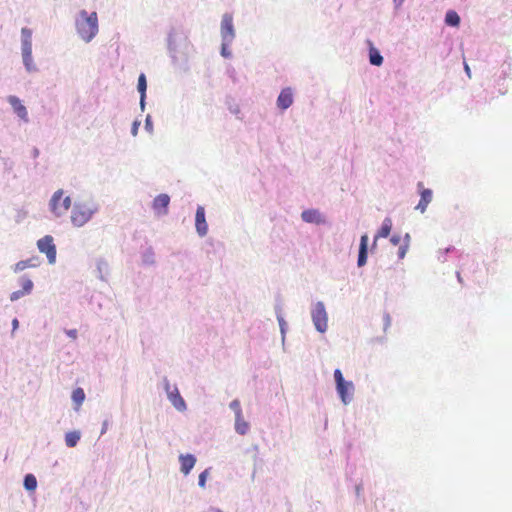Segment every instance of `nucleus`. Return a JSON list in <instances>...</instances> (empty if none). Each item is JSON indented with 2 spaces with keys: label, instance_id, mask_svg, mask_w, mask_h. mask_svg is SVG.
Masks as SVG:
<instances>
[{
  "label": "nucleus",
  "instance_id": "obj_1",
  "mask_svg": "<svg viewBox=\"0 0 512 512\" xmlns=\"http://www.w3.org/2000/svg\"><path fill=\"white\" fill-rule=\"evenodd\" d=\"M78 34L84 41H91L98 33V14H88L85 9L80 11V18L76 21Z\"/></svg>",
  "mask_w": 512,
  "mask_h": 512
},
{
  "label": "nucleus",
  "instance_id": "obj_2",
  "mask_svg": "<svg viewBox=\"0 0 512 512\" xmlns=\"http://www.w3.org/2000/svg\"><path fill=\"white\" fill-rule=\"evenodd\" d=\"M71 206V198L69 196L64 197L63 190H57L50 199V210L54 215L61 216L65 215L66 211Z\"/></svg>",
  "mask_w": 512,
  "mask_h": 512
},
{
  "label": "nucleus",
  "instance_id": "obj_3",
  "mask_svg": "<svg viewBox=\"0 0 512 512\" xmlns=\"http://www.w3.org/2000/svg\"><path fill=\"white\" fill-rule=\"evenodd\" d=\"M313 324L317 331L325 333L328 329V313L322 301H318L312 310Z\"/></svg>",
  "mask_w": 512,
  "mask_h": 512
},
{
  "label": "nucleus",
  "instance_id": "obj_4",
  "mask_svg": "<svg viewBox=\"0 0 512 512\" xmlns=\"http://www.w3.org/2000/svg\"><path fill=\"white\" fill-rule=\"evenodd\" d=\"M334 378H335V382H336L337 391H338L339 396L342 399V402L349 403L350 393H352V391L354 389L353 383H351V381H345V378H344L341 370H339V368H337L334 371Z\"/></svg>",
  "mask_w": 512,
  "mask_h": 512
},
{
  "label": "nucleus",
  "instance_id": "obj_5",
  "mask_svg": "<svg viewBox=\"0 0 512 512\" xmlns=\"http://www.w3.org/2000/svg\"><path fill=\"white\" fill-rule=\"evenodd\" d=\"M220 32L222 36V41L228 42L229 44H231V42L234 41L236 37V30L234 26L233 14H223Z\"/></svg>",
  "mask_w": 512,
  "mask_h": 512
},
{
  "label": "nucleus",
  "instance_id": "obj_6",
  "mask_svg": "<svg viewBox=\"0 0 512 512\" xmlns=\"http://www.w3.org/2000/svg\"><path fill=\"white\" fill-rule=\"evenodd\" d=\"M93 215V210L85 204H75L71 213V220L75 226H83L88 223Z\"/></svg>",
  "mask_w": 512,
  "mask_h": 512
},
{
  "label": "nucleus",
  "instance_id": "obj_7",
  "mask_svg": "<svg viewBox=\"0 0 512 512\" xmlns=\"http://www.w3.org/2000/svg\"><path fill=\"white\" fill-rule=\"evenodd\" d=\"M37 247L42 253L47 255V258L51 264L55 262L57 252L53 236H44L43 238L39 239L37 242Z\"/></svg>",
  "mask_w": 512,
  "mask_h": 512
},
{
  "label": "nucleus",
  "instance_id": "obj_8",
  "mask_svg": "<svg viewBox=\"0 0 512 512\" xmlns=\"http://www.w3.org/2000/svg\"><path fill=\"white\" fill-rule=\"evenodd\" d=\"M294 91L292 88H284L280 91L277 98V107L279 109H287L293 105Z\"/></svg>",
  "mask_w": 512,
  "mask_h": 512
},
{
  "label": "nucleus",
  "instance_id": "obj_9",
  "mask_svg": "<svg viewBox=\"0 0 512 512\" xmlns=\"http://www.w3.org/2000/svg\"><path fill=\"white\" fill-rule=\"evenodd\" d=\"M166 391L168 394V398L170 399L171 403L176 407V409H179L180 411H183L186 407V402L182 395H180L177 387H170L169 383H166Z\"/></svg>",
  "mask_w": 512,
  "mask_h": 512
},
{
  "label": "nucleus",
  "instance_id": "obj_10",
  "mask_svg": "<svg viewBox=\"0 0 512 512\" xmlns=\"http://www.w3.org/2000/svg\"><path fill=\"white\" fill-rule=\"evenodd\" d=\"M195 226L198 234L205 235L208 232V224L205 218V209L202 206L196 208Z\"/></svg>",
  "mask_w": 512,
  "mask_h": 512
},
{
  "label": "nucleus",
  "instance_id": "obj_11",
  "mask_svg": "<svg viewBox=\"0 0 512 512\" xmlns=\"http://www.w3.org/2000/svg\"><path fill=\"white\" fill-rule=\"evenodd\" d=\"M169 204L170 196L165 193L158 194L152 201V207L156 213H167Z\"/></svg>",
  "mask_w": 512,
  "mask_h": 512
},
{
  "label": "nucleus",
  "instance_id": "obj_12",
  "mask_svg": "<svg viewBox=\"0 0 512 512\" xmlns=\"http://www.w3.org/2000/svg\"><path fill=\"white\" fill-rule=\"evenodd\" d=\"M8 101L12 108L14 109L15 113L21 117L24 120L28 119V112L25 105L22 103V100L19 99V97L16 96H9Z\"/></svg>",
  "mask_w": 512,
  "mask_h": 512
},
{
  "label": "nucleus",
  "instance_id": "obj_13",
  "mask_svg": "<svg viewBox=\"0 0 512 512\" xmlns=\"http://www.w3.org/2000/svg\"><path fill=\"white\" fill-rule=\"evenodd\" d=\"M368 242L369 238L367 234H362L359 245L358 266H364V264L367 262Z\"/></svg>",
  "mask_w": 512,
  "mask_h": 512
},
{
  "label": "nucleus",
  "instance_id": "obj_14",
  "mask_svg": "<svg viewBox=\"0 0 512 512\" xmlns=\"http://www.w3.org/2000/svg\"><path fill=\"white\" fill-rule=\"evenodd\" d=\"M180 461L181 471L184 473V475H188L196 463V458L193 456V454H181Z\"/></svg>",
  "mask_w": 512,
  "mask_h": 512
},
{
  "label": "nucleus",
  "instance_id": "obj_15",
  "mask_svg": "<svg viewBox=\"0 0 512 512\" xmlns=\"http://www.w3.org/2000/svg\"><path fill=\"white\" fill-rule=\"evenodd\" d=\"M301 217L307 223H321L323 221L320 212L316 209L304 210Z\"/></svg>",
  "mask_w": 512,
  "mask_h": 512
},
{
  "label": "nucleus",
  "instance_id": "obj_16",
  "mask_svg": "<svg viewBox=\"0 0 512 512\" xmlns=\"http://www.w3.org/2000/svg\"><path fill=\"white\" fill-rule=\"evenodd\" d=\"M392 220L389 217L384 218L381 229L377 232V234L374 237V243L377 242L380 237H388L389 234H391L392 231Z\"/></svg>",
  "mask_w": 512,
  "mask_h": 512
},
{
  "label": "nucleus",
  "instance_id": "obj_17",
  "mask_svg": "<svg viewBox=\"0 0 512 512\" xmlns=\"http://www.w3.org/2000/svg\"><path fill=\"white\" fill-rule=\"evenodd\" d=\"M369 46V62L372 65H382L384 59L381 55V52H379L378 49L374 48L372 41H369Z\"/></svg>",
  "mask_w": 512,
  "mask_h": 512
},
{
  "label": "nucleus",
  "instance_id": "obj_18",
  "mask_svg": "<svg viewBox=\"0 0 512 512\" xmlns=\"http://www.w3.org/2000/svg\"><path fill=\"white\" fill-rule=\"evenodd\" d=\"M433 199V191L431 190H422L421 192V199L418 202L416 208H418L421 211H425L429 203Z\"/></svg>",
  "mask_w": 512,
  "mask_h": 512
},
{
  "label": "nucleus",
  "instance_id": "obj_19",
  "mask_svg": "<svg viewBox=\"0 0 512 512\" xmlns=\"http://www.w3.org/2000/svg\"><path fill=\"white\" fill-rule=\"evenodd\" d=\"M249 429V422L245 421L243 418V411H240V415L235 420V430L240 433V435H245Z\"/></svg>",
  "mask_w": 512,
  "mask_h": 512
},
{
  "label": "nucleus",
  "instance_id": "obj_20",
  "mask_svg": "<svg viewBox=\"0 0 512 512\" xmlns=\"http://www.w3.org/2000/svg\"><path fill=\"white\" fill-rule=\"evenodd\" d=\"M39 260L38 258H29L28 260L18 261L14 267L15 272L27 269V267H36Z\"/></svg>",
  "mask_w": 512,
  "mask_h": 512
},
{
  "label": "nucleus",
  "instance_id": "obj_21",
  "mask_svg": "<svg viewBox=\"0 0 512 512\" xmlns=\"http://www.w3.org/2000/svg\"><path fill=\"white\" fill-rule=\"evenodd\" d=\"M81 435L77 430H73L72 432H68L65 435V443L69 447L76 446L78 441L80 440Z\"/></svg>",
  "mask_w": 512,
  "mask_h": 512
},
{
  "label": "nucleus",
  "instance_id": "obj_22",
  "mask_svg": "<svg viewBox=\"0 0 512 512\" xmlns=\"http://www.w3.org/2000/svg\"><path fill=\"white\" fill-rule=\"evenodd\" d=\"M411 242V236L409 233H406L404 236V241L398 248V258L403 259L405 258L407 251L409 249V245Z\"/></svg>",
  "mask_w": 512,
  "mask_h": 512
},
{
  "label": "nucleus",
  "instance_id": "obj_23",
  "mask_svg": "<svg viewBox=\"0 0 512 512\" xmlns=\"http://www.w3.org/2000/svg\"><path fill=\"white\" fill-rule=\"evenodd\" d=\"M445 21L447 25L458 26L461 21V18L459 14L456 13V11H448L445 16Z\"/></svg>",
  "mask_w": 512,
  "mask_h": 512
},
{
  "label": "nucleus",
  "instance_id": "obj_24",
  "mask_svg": "<svg viewBox=\"0 0 512 512\" xmlns=\"http://www.w3.org/2000/svg\"><path fill=\"white\" fill-rule=\"evenodd\" d=\"M138 90L141 95V100L143 101L147 90V78L144 73H141L138 77Z\"/></svg>",
  "mask_w": 512,
  "mask_h": 512
},
{
  "label": "nucleus",
  "instance_id": "obj_25",
  "mask_svg": "<svg viewBox=\"0 0 512 512\" xmlns=\"http://www.w3.org/2000/svg\"><path fill=\"white\" fill-rule=\"evenodd\" d=\"M24 486L28 490H35L37 487V478L33 474H27L24 477Z\"/></svg>",
  "mask_w": 512,
  "mask_h": 512
},
{
  "label": "nucleus",
  "instance_id": "obj_26",
  "mask_svg": "<svg viewBox=\"0 0 512 512\" xmlns=\"http://www.w3.org/2000/svg\"><path fill=\"white\" fill-rule=\"evenodd\" d=\"M22 51H23V61L26 66H29V63L32 59V43L31 44H23Z\"/></svg>",
  "mask_w": 512,
  "mask_h": 512
},
{
  "label": "nucleus",
  "instance_id": "obj_27",
  "mask_svg": "<svg viewBox=\"0 0 512 512\" xmlns=\"http://www.w3.org/2000/svg\"><path fill=\"white\" fill-rule=\"evenodd\" d=\"M72 398L75 401V403H77V404L83 403V401L85 399V391H83V389H81V387H77V389H75L72 394Z\"/></svg>",
  "mask_w": 512,
  "mask_h": 512
},
{
  "label": "nucleus",
  "instance_id": "obj_28",
  "mask_svg": "<svg viewBox=\"0 0 512 512\" xmlns=\"http://www.w3.org/2000/svg\"><path fill=\"white\" fill-rule=\"evenodd\" d=\"M32 42V32L30 28H22V45L23 44H31Z\"/></svg>",
  "mask_w": 512,
  "mask_h": 512
},
{
  "label": "nucleus",
  "instance_id": "obj_29",
  "mask_svg": "<svg viewBox=\"0 0 512 512\" xmlns=\"http://www.w3.org/2000/svg\"><path fill=\"white\" fill-rule=\"evenodd\" d=\"M230 407L235 414V420L238 419V416L241 414V410H242L240 401L237 400V398H235V400H233L231 402Z\"/></svg>",
  "mask_w": 512,
  "mask_h": 512
},
{
  "label": "nucleus",
  "instance_id": "obj_30",
  "mask_svg": "<svg viewBox=\"0 0 512 512\" xmlns=\"http://www.w3.org/2000/svg\"><path fill=\"white\" fill-rule=\"evenodd\" d=\"M33 287H34V284H33L32 280H30V279L24 280L23 281V289H22L23 296H24V294L31 293Z\"/></svg>",
  "mask_w": 512,
  "mask_h": 512
},
{
  "label": "nucleus",
  "instance_id": "obj_31",
  "mask_svg": "<svg viewBox=\"0 0 512 512\" xmlns=\"http://www.w3.org/2000/svg\"><path fill=\"white\" fill-rule=\"evenodd\" d=\"M208 470H204L203 472H201V474L199 475V485L201 487H205L206 485V479H207V475H208Z\"/></svg>",
  "mask_w": 512,
  "mask_h": 512
},
{
  "label": "nucleus",
  "instance_id": "obj_32",
  "mask_svg": "<svg viewBox=\"0 0 512 512\" xmlns=\"http://www.w3.org/2000/svg\"><path fill=\"white\" fill-rule=\"evenodd\" d=\"M229 43H226V41H222V55L223 57H230L231 51L228 49Z\"/></svg>",
  "mask_w": 512,
  "mask_h": 512
},
{
  "label": "nucleus",
  "instance_id": "obj_33",
  "mask_svg": "<svg viewBox=\"0 0 512 512\" xmlns=\"http://www.w3.org/2000/svg\"><path fill=\"white\" fill-rule=\"evenodd\" d=\"M21 296H24V292H22V290H17L16 292L11 293L10 300L16 301V299H19Z\"/></svg>",
  "mask_w": 512,
  "mask_h": 512
},
{
  "label": "nucleus",
  "instance_id": "obj_34",
  "mask_svg": "<svg viewBox=\"0 0 512 512\" xmlns=\"http://www.w3.org/2000/svg\"><path fill=\"white\" fill-rule=\"evenodd\" d=\"M67 336L71 337L72 339H76L78 336V332L76 328H72L71 330L66 331Z\"/></svg>",
  "mask_w": 512,
  "mask_h": 512
},
{
  "label": "nucleus",
  "instance_id": "obj_35",
  "mask_svg": "<svg viewBox=\"0 0 512 512\" xmlns=\"http://www.w3.org/2000/svg\"><path fill=\"white\" fill-rule=\"evenodd\" d=\"M390 241L391 243H393V245H398V243H400L401 241V238L400 236H397V234H394V236L391 237Z\"/></svg>",
  "mask_w": 512,
  "mask_h": 512
},
{
  "label": "nucleus",
  "instance_id": "obj_36",
  "mask_svg": "<svg viewBox=\"0 0 512 512\" xmlns=\"http://www.w3.org/2000/svg\"><path fill=\"white\" fill-rule=\"evenodd\" d=\"M457 279L459 281H463L462 277H461V271H457Z\"/></svg>",
  "mask_w": 512,
  "mask_h": 512
},
{
  "label": "nucleus",
  "instance_id": "obj_37",
  "mask_svg": "<svg viewBox=\"0 0 512 512\" xmlns=\"http://www.w3.org/2000/svg\"><path fill=\"white\" fill-rule=\"evenodd\" d=\"M18 323H19V322H18V320H17V319H14V320H13V326H14V328H16V326H18Z\"/></svg>",
  "mask_w": 512,
  "mask_h": 512
},
{
  "label": "nucleus",
  "instance_id": "obj_38",
  "mask_svg": "<svg viewBox=\"0 0 512 512\" xmlns=\"http://www.w3.org/2000/svg\"><path fill=\"white\" fill-rule=\"evenodd\" d=\"M465 69H466L467 73L470 74V67H469V65H465Z\"/></svg>",
  "mask_w": 512,
  "mask_h": 512
},
{
  "label": "nucleus",
  "instance_id": "obj_39",
  "mask_svg": "<svg viewBox=\"0 0 512 512\" xmlns=\"http://www.w3.org/2000/svg\"><path fill=\"white\" fill-rule=\"evenodd\" d=\"M132 134H133V135H137V129H134V130L132 131Z\"/></svg>",
  "mask_w": 512,
  "mask_h": 512
},
{
  "label": "nucleus",
  "instance_id": "obj_40",
  "mask_svg": "<svg viewBox=\"0 0 512 512\" xmlns=\"http://www.w3.org/2000/svg\"><path fill=\"white\" fill-rule=\"evenodd\" d=\"M146 124L149 125L150 124V118H147L146 119Z\"/></svg>",
  "mask_w": 512,
  "mask_h": 512
},
{
  "label": "nucleus",
  "instance_id": "obj_41",
  "mask_svg": "<svg viewBox=\"0 0 512 512\" xmlns=\"http://www.w3.org/2000/svg\"><path fill=\"white\" fill-rule=\"evenodd\" d=\"M396 2H402L403 0H395Z\"/></svg>",
  "mask_w": 512,
  "mask_h": 512
},
{
  "label": "nucleus",
  "instance_id": "obj_42",
  "mask_svg": "<svg viewBox=\"0 0 512 512\" xmlns=\"http://www.w3.org/2000/svg\"><path fill=\"white\" fill-rule=\"evenodd\" d=\"M216 512H221V510H217Z\"/></svg>",
  "mask_w": 512,
  "mask_h": 512
}]
</instances>
